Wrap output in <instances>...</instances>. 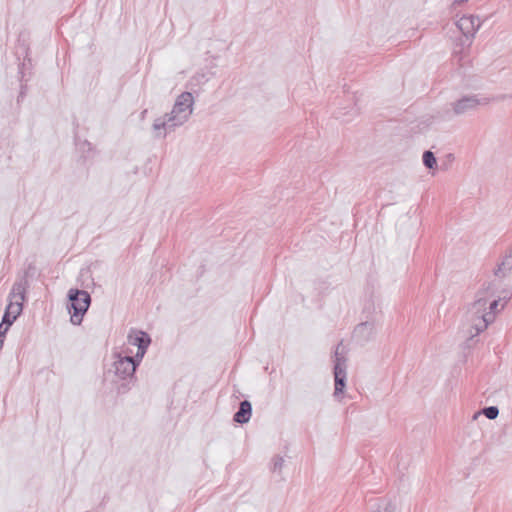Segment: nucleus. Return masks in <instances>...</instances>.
I'll return each mask as SVG.
<instances>
[{
	"instance_id": "nucleus-1",
	"label": "nucleus",
	"mask_w": 512,
	"mask_h": 512,
	"mask_svg": "<svg viewBox=\"0 0 512 512\" xmlns=\"http://www.w3.org/2000/svg\"><path fill=\"white\" fill-rule=\"evenodd\" d=\"M194 97L190 92H182L176 99L172 111L163 117L156 118L152 128L156 132L155 137L165 138L168 132L183 125L193 111Z\"/></svg>"
},
{
	"instance_id": "nucleus-2",
	"label": "nucleus",
	"mask_w": 512,
	"mask_h": 512,
	"mask_svg": "<svg viewBox=\"0 0 512 512\" xmlns=\"http://www.w3.org/2000/svg\"><path fill=\"white\" fill-rule=\"evenodd\" d=\"M495 294V285L493 282H486L475 293V299L471 303L468 310L470 320L472 321V328L475 333L472 336L478 335L485 331L487 327L494 322L492 313L487 312L488 300Z\"/></svg>"
},
{
	"instance_id": "nucleus-3",
	"label": "nucleus",
	"mask_w": 512,
	"mask_h": 512,
	"mask_svg": "<svg viewBox=\"0 0 512 512\" xmlns=\"http://www.w3.org/2000/svg\"><path fill=\"white\" fill-rule=\"evenodd\" d=\"M114 358V374L123 380V382L118 385L117 392L119 394H124L130 390L131 384L136 380L135 371L139 366L140 361L134 360L135 358L133 356H122L120 353H114Z\"/></svg>"
},
{
	"instance_id": "nucleus-4",
	"label": "nucleus",
	"mask_w": 512,
	"mask_h": 512,
	"mask_svg": "<svg viewBox=\"0 0 512 512\" xmlns=\"http://www.w3.org/2000/svg\"><path fill=\"white\" fill-rule=\"evenodd\" d=\"M91 305L90 294L81 289L71 288L67 294V309L73 325H80Z\"/></svg>"
},
{
	"instance_id": "nucleus-5",
	"label": "nucleus",
	"mask_w": 512,
	"mask_h": 512,
	"mask_svg": "<svg viewBox=\"0 0 512 512\" xmlns=\"http://www.w3.org/2000/svg\"><path fill=\"white\" fill-rule=\"evenodd\" d=\"M347 359L344 355L343 341H340L334 351V397L338 398L343 394L346 387Z\"/></svg>"
},
{
	"instance_id": "nucleus-6",
	"label": "nucleus",
	"mask_w": 512,
	"mask_h": 512,
	"mask_svg": "<svg viewBox=\"0 0 512 512\" xmlns=\"http://www.w3.org/2000/svg\"><path fill=\"white\" fill-rule=\"evenodd\" d=\"M505 95H501L496 98H488V97H481L479 98L477 95H469L464 96L461 99L457 100L452 104L453 111L456 115H462L470 111L476 110L481 105H487L491 101L495 100H503L505 99Z\"/></svg>"
},
{
	"instance_id": "nucleus-7",
	"label": "nucleus",
	"mask_w": 512,
	"mask_h": 512,
	"mask_svg": "<svg viewBox=\"0 0 512 512\" xmlns=\"http://www.w3.org/2000/svg\"><path fill=\"white\" fill-rule=\"evenodd\" d=\"M127 339L130 345L137 346V352L135 356H133L135 358L134 360L141 362L151 344L150 335L142 330L131 329Z\"/></svg>"
},
{
	"instance_id": "nucleus-8",
	"label": "nucleus",
	"mask_w": 512,
	"mask_h": 512,
	"mask_svg": "<svg viewBox=\"0 0 512 512\" xmlns=\"http://www.w3.org/2000/svg\"><path fill=\"white\" fill-rule=\"evenodd\" d=\"M456 26L466 40L473 41L476 33L482 26V22L478 16L464 15L456 22Z\"/></svg>"
},
{
	"instance_id": "nucleus-9",
	"label": "nucleus",
	"mask_w": 512,
	"mask_h": 512,
	"mask_svg": "<svg viewBox=\"0 0 512 512\" xmlns=\"http://www.w3.org/2000/svg\"><path fill=\"white\" fill-rule=\"evenodd\" d=\"M34 267L29 265L24 274L13 284L12 289L9 293L10 301L13 298L19 297L21 299L20 302H24L26 300V291L29 287L28 277L30 275V270H33Z\"/></svg>"
},
{
	"instance_id": "nucleus-10",
	"label": "nucleus",
	"mask_w": 512,
	"mask_h": 512,
	"mask_svg": "<svg viewBox=\"0 0 512 512\" xmlns=\"http://www.w3.org/2000/svg\"><path fill=\"white\" fill-rule=\"evenodd\" d=\"M374 333V324L371 322H362L358 324L353 331V338L360 344L368 342Z\"/></svg>"
},
{
	"instance_id": "nucleus-11",
	"label": "nucleus",
	"mask_w": 512,
	"mask_h": 512,
	"mask_svg": "<svg viewBox=\"0 0 512 512\" xmlns=\"http://www.w3.org/2000/svg\"><path fill=\"white\" fill-rule=\"evenodd\" d=\"M23 310L22 302H12L10 301L7 305L4 315L2 317V322L0 324L10 327L14 321L20 316Z\"/></svg>"
},
{
	"instance_id": "nucleus-12",
	"label": "nucleus",
	"mask_w": 512,
	"mask_h": 512,
	"mask_svg": "<svg viewBox=\"0 0 512 512\" xmlns=\"http://www.w3.org/2000/svg\"><path fill=\"white\" fill-rule=\"evenodd\" d=\"M512 271V248L501 258L493 273L496 278L503 279Z\"/></svg>"
},
{
	"instance_id": "nucleus-13",
	"label": "nucleus",
	"mask_w": 512,
	"mask_h": 512,
	"mask_svg": "<svg viewBox=\"0 0 512 512\" xmlns=\"http://www.w3.org/2000/svg\"><path fill=\"white\" fill-rule=\"evenodd\" d=\"M252 415V404L249 400L240 402L238 410L233 415V421L238 424L248 423Z\"/></svg>"
},
{
	"instance_id": "nucleus-14",
	"label": "nucleus",
	"mask_w": 512,
	"mask_h": 512,
	"mask_svg": "<svg viewBox=\"0 0 512 512\" xmlns=\"http://www.w3.org/2000/svg\"><path fill=\"white\" fill-rule=\"evenodd\" d=\"M472 40H466L463 38H459L455 41L453 46V56L458 58V62L462 65V61L468 55V51L470 46L472 45Z\"/></svg>"
},
{
	"instance_id": "nucleus-15",
	"label": "nucleus",
	"mask_w": 512,
	"mask_h": 512,
	"mask_svg": "<svg viewBox=\"0 0 512 512\" xmlns=\"http://www.w3.org/2000/svg\"><path fill=\"white\" fill-rule=\"evenodd\" d=\"M422 161L425 167H427L431 174L434 175L436 169L438 168L437 159L433 152L425 151L422 156Z\"/></svg>"
},
{
	"instance_id": "nucleus-16",
	"label": "nucleus",
	"mask_w": 512,
	"mask_h": 512,
	"mask_svg": "<svg viewBox=\"0 0 512 512\" xmlns=\"http://www.w3.org/2000/svg\"><path fill=\"white\" fill-rule=\"evenodd\" d=\"M371 512H396V505L391 501L382 500Z\"/></svg>"
},
{
	"instance_id": "nucleus-17",
	"label": "nucleus",
	"mask_w": 512,
	"mask_h": 512,
	"mask_svg": "<svg viewBox=\"0 0 512 512\" xmlns=\"http://www.w3.org/2000/svg\"><path fill=\"white\" fill-rule=\"evenodd\" d=\"M501 302V297H498L497 299H493L491 301L488 300V310L487 312L492 313V316L495 318L496 314L499 313L505 306V303L501 304V307H499Z\"/></svg>"
},
{
	"instance_id": "nucleus-18",
	"label": "nucleus",
	"mask_w": 512,
	"mask_h": 512,
	"mask_svg": "<svg viewBox=\"0 0 512 512\" xmlns=\"http://www.w3.org/2000/svg\"><path fill=\"white\" fill-rule=\"evenodd\" d=\"M30 67H31V59L30 58L24 59L23 63H21L19 65L18 73L20 75L21 82L28 81L29 78H26V76H27L26 70L30 69Z\"/></svg>"
},
{
	"instance_id": "nucleus-19",
	"label": "nucleus",
	"mask_w": 512,
	"mask_h": 512,
	"mask_svg": "<svg viewBox=\"0 0 512 512\" xmlns=\"http://www.w3.org/2000/svg\"><path fill=\"white\" fill-rule=\"evenodd\" d=\"M77 146L82 152L84 158H88L90 157V154H93V146L89 141L84 140L80 143H77Z\"/></svg>"
},
{
	"instance_id": "nucleus-20",
	"label": "nucleus",
	"mask_w": 512,
	"mask_h": 512,
	"mask_svg": "<svg viewBox=\"0 0 512 512\" xmlns=\"http://www.w3.org/2000/svg\"><path fill=\"white\" fill-rule=\"evenodd\" d=\"M482 413L490 420L496 419L499 415V409L496 406L485 407Z\"/></svg>"
},
{
	"instance_id": "nucleus-21",
	"label": "nucleus",
	"mask_w": 512,
	"mask_h": 512,
	"mask_svg": "<svg viewBox=\"0 0 512 512\" xmlns=\"http://www.w3.org/2000/svg\"><path fill=\"white\" fill-rule=\"evenodd\" d=\"M283 463H284V460L281 456H278V455L275 456L273 458L272 471L273 472L280 471L282 469Z\"/></svg>"
},
{
	"instance_id": "nucleus-22",
	"label": "nucleus",
	"mask_w": 512,
	"mask_h": 512,
	"mask_svg": "<svg viewBox=\"0 0 512 512\" xmlns=\"http://www.w3.org/2000/svg\"><path fill=\"white\" fill-rule=\"evenodd\" d=\"M354 106H357V102L355 101ZM351 113L352 115H357L359 113V108L353 107L350 111H344V113L337 112L336 118H341L347 114Z\"/></svg>"
},
{
	"instance_id": "nucleus-23",
	"label": "nucleus",
	"mask_w": 512,
	"mask_h": 512,
	"mask_svg": "<svg viewBox=\"0 0 512 512\" xmlns=\"http://www.w3.org/2000/svg\"><path fill=\"white\" fill-rule=\"evenodd\" d=\"M26 91H27V85L22 83L21 86H20L19 95L17 97V102L18 103L25 97Z\"/></svg>"
},
{
	"instance_id": "nucleus-24",
	"label": "nucleus",
	"mask_w": 512,
	"mask_h": 512,
	"mask_svg": "<svg viewBox=\"0 0 512 512\" xmlns=\"http://www.w3.org/2000/svg\"><path fill=\"white\" fill-rule=\"evenodd\" d=\"M8 329H9V327L0 324V338L1 339H5Z\"/></svg>"
},
{
	"instance_id": "nucleus-25",
	"label": "nucleus",
	"mask_w": 512,
	"mask_h": 512,
	"mask_svg": "<svg viewBox=\"0 0 512 512\" xmlns=\"http://www.w3.org/2000/svg\"><path fill=\"white\" fill-rule=\"evenodd\" d=\"M503 297H501V300H504V303L506 304V302L511 298L512 296V292L509 291V290H505L503 291Z\"/></svg>"
},
{
	"instance_id": "nucleus-26",
	"label": "nucleus",
	"mask_w": 512,
	"mask_h": 512,
	"mask_svg": "<svg viewBox=\"0 0 512 512\" xmlns=\"http://www.w3.org/2000/svg\"><path fill=\"white\" fill-rule=\"evenodd\" d=\"M193 79L199 82L207 80L205 74H197Z\"/></svg>"
},
{
	"instance_id": "nucleus-27",
	"label": "nucleus",
	"mask_w": 512,
	"mask_h": 512,
	"mask_svg": "<svg viewBox=\"0 0 512 512\" xmlns=\"http://www.w3.org/2000/svg\"><path fill=\"white\" fill-rule=\"evenodd\" d=\"M447 159L449 162H452L454 160V155L453 154H448L447 155Z\"/></svg>"
},
{
	"instance_id": "nucleus-28",
	"label": "nucleus",
	"mask_w": 512,
	"mask_h": 512,
	"mask_svg": "<svg viewBox=\"0 0 512 512\" xmlns=\"http://www.w3.org/2000/svg\"><path fill=\"white\" fill-rule=\"evenodd\" d=\"M3 346H4V339L0 338V350L3 348Z\"/></svg>"
},
{
	"instance_id": "nucleus-29",
	"label": "nucleus",
	"mask_w": 512,
	"mask_h": 512,
	"mask_svg": "<svg viewBox=\"0 0 512 512\" xmlns=\"http://www.w3.org/2000/svg\"><path fill=\"white\" fill-rule=\"evenodd\" d=\"M480 412H477L473 415V419H477V417L479 416Z\"/></svg>"
},
{
	"instance_id": "nucleus-30",
	"label": "nucleus",
	"mask_w": 512,
	"mask_h": 512,
	"mask_svg": "<svg viewBox=\"0 0 512 512\" xmlns=\"http://www.w3.org/2000/svg\"><path fill=\"white\" fill-rule=\"evenodd\" d=\"M343 110H346V107L340 108V111H339V112H340V113H343V112H342Z\"/></svg>"
},
{
	"instance_id": "nucleus-31",
	"label": "nucleus",
	"mask_w": 512,
	"mask_h": 512,
	"mask_svg": "<svg viewBox=\"0 0 512 512\" xmlns=\"http://www.w3.org/2000/svg\"><path fill=\"white\" fill-rule=\"evenodd\" d=\"M343 110H346V107L340 108V111H339V112H340V113H343V112H342Z\"/></svg>"
},
{
	"instance_id": "nucleus-32",
	"label": "nucleus",
	"mask_w": 512,
	"mask_h": 512,
	"mask_svg": "<svg viewBox=\"0 0 512 512\" xmlns=\"http://www.w3.org/2000/svg\"><path fill=\"white\" fill-rule=\"evenodd\" d=\"M15 310H16V306L11 310L12 311V315H14Z\"/></svg>"
}]
</instances>
